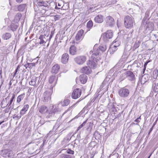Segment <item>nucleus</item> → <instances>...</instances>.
<instances>
[{"label": "nucleus", "instance_id": "nucleus-1", "mask_svg": "<svg viewBox=\"0 0 158 158\" xmlns=\"http://www.w3.org/2000/svg\"><path fill=\"white\" fill-rule=\"evenodd\" d=\"M124 21L125 27L127 28L131 29L132 28L135 21L134 18L131 15L125 16L124 18Z\"/></svg>", "mask_w": 158, "mask_h": 158}, {"label": "nucleus", "instance_id": "nucleus-2", "mask_svg": "<svg viewBox=\"0 0 158 158\" xmlns=\"http://www.w3.org/2000/svg\"><path fill=\"white\" fill-rule=\"evenodd\" d=\"M98 44H95L93 48L94 51H91L89 52L90 54L93 53L91 56V58L94 61L96 62H97L98 61L101 59L99 55L100 52H98V51H96V50Z\"/></svg>", "mask_w": 158, "mask_h": 158}, {"label": "nucleus", "instance_id": "nucleus-3", "mask_svg": "<svg viewBox=\"0 0 158 158\" xmlns=\"http://www.w3.org/2000/svg\"><path fill=\"white\" fill-rule=\"evenodd\" d=\"M52 93V90L51 89L45 91L41 98L42 100L44 102H47L50 101Z\"/></svg>", "mask_w": 158, "mask_h": 158}, {"label": "nucleus", "instance_id": "nucleus-4", "mask_svg": "<svg viewBox=\"0 0 158 158\" xmlns=\"http://www.w3.org/2000/svg\"><path fill=\"white\" fill-rule=\"evenodd\" d=\"M113 35V33L111 30H108L102 34L101 39H102L105 43L109 41V39H111Z\"/></svg>", "mask_w": 158, "mask_h": 158}, {"label": "nucleus", "instance_id": "nucleus-5", "mask_svg": "<svg viewBox=\"0 0 158 158\" xmlns=\"http://www.w3.org/2000/svg\"><path fill=\"white\" fill-rule=\"evenodd\" d=\"M105 26L106 27H113L115 23L114 19L110 16L106 17L105 19Z\"/></svg>", "mask_w": 158, "mask_h": 158}, {"label": "nucleus", "instance_id": "nucleus-6", "mask_svg": "<svg viewBox=\"0 0 158 158\" xmlns=\"http://www.w3.org/2000/svg\"><path fill=\"white\" fill-rule=\"evenodd\" d=\"M119 96L123 98L128 97L130 94V90L126 87H124L121 88L118 91Z\"/></svg>", "mask_w": 158, "mask_h": 158}, {"label": "nucleus", "instance_id": "nucleus-7", "mask_svg": "<svg viewBox=\"0 0 158 158\" xmlns=\"http://www.w3.org/2000/svg\"><path fill=\"white\" fill-rule=\"evenodd\" d=\"M2 155L4 157L11 158L13 156L14 154L12 150L6 149L2 151Z\"/></svg>", "mask_w": 158, "mask_h": 158}, {"label": "nucleus", "instance_id": "nucleus-8", "mask_svg": "<svg viewBox=\"0 0 158 158\" xmlns=\"http://www.w3.org/2000/svg\"><path fill=\"white\" fill-rule=\"evenodd\" d=\"M86 58L84 56H78L74 59L75 62L78 64H83L86 60Z\"/></svg>", "mask_w": 158, "mask_h": 158}, {"label": "nucleus", "instance_id": "nucleus-9", "mask_svg": "<svg viewBox=\"0 0 158 158\" xmlns=\"http://www.w3.org/2000/svg\"><path fill=\"white\" fill-rule=\"evenodd\" d=\"M40 78L39 77H33L31 81L29 82V84L31 85L36 86L39 84Z\"/></svg>", "mask_w": 158, "mask_h": 158}, {"label": "nucleus", "instance_id": "nucleus-10", "mask_svg": "<svg viewBox=\"0 0 158 158\" xmlns=\"http://www.w3.org/2000/svg\"><path fill=\"white\" fill-rule=\"evenodd\" d=\"M50 109L49 114H51V115H54L55 113L60 112L61 111V110L59 108L58 106L57 105H52L50 106Z\"/></svg>", "mask_w": 158, "mask_h": 158}, {"label": "nucleus", "instance_id": "nucleus-11", "mask_svg": "<svg viewBox=\"0 0 158 158\" xmlns=\"http://www.w3.org/2000/svg\"><path fill=\"white\" fill-rule=\"evenodd\" d=\"M81 94V90L79 88L74 89L71 94V97L73 99H76L80 97Z\"/></svg>", "mask_w": 158, "mask_h": 158}, {"label": "nucleus", "instance_id": "nucleus-12", "mask_svg": "<svg viewBox=\"0 0 158 158\" xmlns=\"http://www.w3.org/2000/svg\"><path fill=\"white\" fill-rule=\"evenodd\" d=\"M36 2L38 6H44L47 7L48 8L49 3L47 1H44L42 0H36Z\"/></svg>", "mask_w": 158, "mask_h": 158}, {"label": "nucleus", "instance_id": "nucleus-13", "mask_svg": "<svg viewBox=\"0 0 158 158\" xmlns=\"http://www.w3.org/2000/svg\"><path fill=\"white\" fill-rule=\"evenodd\" d=\"M127 78L130 81H134L135 80V75L133 72L130 71L126 72Z\"/></svg>", "mask_w": 158, "mask_h": 158}, {"label": "nucleus", "instance_id": "nucleus-14", "mask_svg": "<svg viewBox=\"0 0 158 158\" xmlns=\"http://www.w3.org/2000/svg\"><path fill=\"white\" fill-rule=\"evenodd\" d=\"M69 60V54L67 53L63 54L61 57V62L64 64L67 63Z\"/></svg>", "mask_w": 158, "mask_h": 158}, {"label": "nucleus", "instance_id": "nucleus-15", "mask_svg": "<svg viewBox=\"0 0 158 158\" xmlns=\"http://www.w3.org/2000/svg\"><path fill=\"white\" fill-rule=\"evenodd\" d=\"M84 34V31L83 30L81 29L78 31L77 33L75 39V40L78 41L80 40L81 39H82L83 38V37Z\"/></svg>", "mask_w": 158, "mask_h": 158}, {"label": "nucleus", "instance_id": "nucleus-16", "mask_svg": "<svg viewBox=\"0 0 158 158\" xmlns=\"http://www.w3.org/2000/svg\"><path fill=\"white\" fill-rule=\"evenodd\" d=\"M95 22L98 23H101L103 22V17L101 15H97L94 19Z\"/></svg>", "mask_w": 158, "mask_h": 158}, {"label": "nucleus", "instance_id": "nucleus-17", "mask_svg": "<svg viewBox=\"0 0 158 158\" xmlns=\"http://www.w3.org/2000/svg\"><path fill=\"white\" fill-rule=\"evenodd\" d=\"M87 80V77L85 74H82L80 76V80L81 83L85 84Z\"/></svg>", "mask_w": 158, "mask_h": 158}, {"label": "nucleus", "instance_id": "nucleus-18", "mask_svg": "<svg viewBox=\"0 0 158 158\" xmlns=\"http://www.w3.org/2000/svg\"><path fill=\"white\" fill-rule=\"evenodd\" d=\"M60 69V66L57 64H55L52 68L51 73L56 74L58 72Z\"/></svg>", "mask_w": 158, "mask_h": 158}, {"label": "nucleus", "instance_id": "nucleus-19", "mask_svg": "<svg viewBox=\"0 0 158 158\" xmlns=\"http://www.w3.org/2000/svg\"><path fill=\"white\" fill-rule=\"evenodd\" d=\"M96 61L92 60H89L87 62V64L91 68H94L96 66Z\"/></svg>", "mask_w": 158, "mask_h": 158}, {"label": "nucleus", "instance_id": "nucleus-20", "mask_svg": "<svg viewBox=\"0 0 158 158\" xmlns=\"http://www.w3.org/2000/svg\"><path fill=\"white\" fill-rule=\"evenodd\" d=\"M91 68L88 67H85L81 69V72L82 73L86 74H89L90 73L91 71Z\"/></svg>", "mask_w": 158, "mask_h": 158}, {"label": "nucleus", "instance_id": "nucleus-21", "mask_svg": "<svg viewBox=\"0 0 158 158\" xmlns=\"http://www.w3.org/2000/svg\"><path fill=\"white\" fill-rule=\"evenodd\" d=\"M150 77L149 75L148 74H145L142 76L141 79V83H144L147 82L149 79Z\"/></svg>", "mask_w": 158, "mask_h": 158}, {"label": "nucleus", "instance_id": "nucleus-22", "mask_svg": "<svg viewBox=\"0 0 158 158\" xmlns=\"http://www.w3.org/2000/svg\"><path fill=\"white\" fill-rule=\"evenodd\" d=\"M152 88L154 92H158V80H155L153 82Z\"/></svg>", "mask_w": 158, "mask_h": 158}, {"label": "nucleus", "instance_id": "nucleus-23", "mask_svg": "<svg viewBox=\"0 0 158 158\" xmlns=\"http://www.w3.org/2000/svg\"><path fill=\"white\" fill-rule=\"evenodd\" d=\"M38 110L39 112L42 114L45 113L48 110L47 107L44 105H43L39 107Z\"/></svg>", "mask_w": 158, "mask_h": 158}, {"label": "nucleus", "instance_id": "nucleus-24", "mask_svg": "<svg viewBox=\"0 0 158 158\" xmlns=\"http://www.w3.org/2000/svg\"><path fill=\"white\" fill-rule=\"evenodd\" d=\"M11 34L8 32H6L3 34L2 36V39L4 40H8L11 37Z\"/></svg>", "mask_w": 158, "mask_h": 158}, {"label": "nucleus", "instance_id": "nucleus-25", "mask_svg": "<svg viewBox=\"0 0 158 158\" xmlns=\"http://www.w3.org/2000/svg\"><path fill=\"white\" fill-rule=\"evenodd\" d=\"M10 97V95L9 94L7 98L3 99L1 103V106L2 108H4L8 106V104L7 103V98Z\"/></svg>", "mask_w": 158, "mask_h": 158}, {"label": "nucleus", "instance_id": "nucleus-26", "mask_svg": "<svg viewBox=\"0 0 158 158\" xmlns=\"http://www.w3.org/2000/svg\"><path fill=\"white\" fill-rule=\"evenodd\" d=\"M106 45H101L99 46V47L98 46L96 50V51H97L98 52H100V51H101L102 52H103L106 51Z\"/></svg>", "mask_w": 158, "mask_h": 158}, {"label": "nucleus", "instance_id": "nucleus-27", "mask_svg": "<svg viewBox=\"0 0 158 158\" xmlns=\"http://www.w3.org/2000/svg\"><path fill=\"white\" fill-rule=\"evenodd\" d=\"M77 49L76 47L74 46H72L69 49L70 54L72 55H74L76 54Z\"/></svg>", "mask_w": 158, "mask_h": 158}, {"label": "nucleus", "instance_id": "nucleus-28", "mask_svg": "<svg viewBox=\"0 0 158 158\" xmlns=\"http://www.w3.org/2000/svg\"><path fill=\"white\" fill-rule=\"evenodd\" d=\"M29 108V105L28 104L25 105L23 109L21 110L20 112V114L21 115H23L25 114L27 110Z\"/></svg>", "mask_w": 158, "mask_h": 158}, {"label": "nucleus", "instance_id": "nucleus-29", "mask_svg": "<svg viewBox=\"0 0 158 158\" xmlns=\"http://www.w3.org/2000/svg\"><path fill=\"white\" fill-rule=\"evenodd\" d=\"M70 102V100L68 99H64L63 102H60L59 104H60L62 106H68Z\"/></svg>", "mask_w": 158, "mask_h": 158}, {"label": "nucleus", "instance_id": "nucleus-30", "mask_svg": "<svg viewBox=\"0 0 158 158\" xmlns=\"http://www.w3.org/2000/svg\"><path fill=\"white\" fill-rule=\"evenodd\" d=\"M26 6V4H21L18 7V10L19 11H23L25 9Z\"/></svg>", "mask_w": 158, "mask_h": 158}, {"label": "nucleus", "instance_id": "nucleus-31", "mask_svg": "<svg viewBox=\"0 0 158 158\" xmlns=\"http://www.w3.org/2000/svg\"><path fill=\"white\" fill-rule=\"evenodd\" d=\"M35 64L34 63H27L25 64L24 66L27 69V68H31L33 66L35 65Z\"/></svg>", "mask_w": 158, "mask_h": 158}, {"label": "nucleus", "instance_id": "nucleus-32", "mask_svg": "<svg viewBox=\"0 0 158 158\" xmlns=\"http://www.w3.org/2000/svg\"><path fill=\"white\" fill-rule=\"evenodd\" d=\"M39 39L40 40L39 41V44H43L45 43L44 39H45V36L43 35H40L39 37Z\"/></svg>", "mask_w": 158, "mask_h": 158}, {"label": "nucleus", "instance_id": "nucleus-33", "mask_svg": "<svg viewBox=\"0 0 158 158\" xmlns=\"http://www.w3.org/2000/svg\"><path fill=\"white\" fill-rule=\"evenodd\" d=\"M24 94H22L19 95L17 99V102L18 103H19L21 100L23 99L24 96Z\"/></svg>", "mask_w": 158, "mask_h": 158}, {"label": "nucleus", "instance_id": "nucleus-34", "mask_svg": "<svg viewBox=\"0 0 158 158\" xmlns=\"http://www.w3.org/2000/svg\"><path fill=\"white\" fill-rule=\"evenodd\" d=\"M18 27V25H15L13 23H12L10 25L11 30L13 31L16 30Z\"/></svg>", "mask_w": 158, "mask_h": 158}, {"label": "nucleus", "instance_id": "nucleus-35", "mask_svg": "<svg viewBox=\"0 0 158 158\" xmlns=\"http://www.w3.org/2000/svg\"><path fill=\"white\" fill-rule=\"evenodd\" d=\"M127 77L126 72L123 73L121 74L120 76L119 80L121 81L124 80Z\"/></svg>", "mask_w": 158, "mask_h": 158}, {"label": "nucleus", "instance_id": "nucleus-36", "mask_svg": "<svg viewBox=\"0 0 158 158\" xmlns=\"http://www.w3.org/2000/svg\"><path fill=\"white\" fill-rule=\"evenodd\" d=\"M153 77L154 78H157L158 76V70L157 69L154 70L153 72Z\"/></svg>", "mask_w": 158, "mask_h": 158}, {"label": "nucleus", "instance_id": "nucleus-37", "mask_svg": "<svg viewBox=\"0 0 158 158\" xmlns=\"http://www.w3.org/2000/svg\"><path fill=\"white\" fill-rule=\"evenodd\" d=\"M93 23L91 20L89 21L87 23L86 27L87 28L90 29L93 27Z\"/></svg>", "mask_w": 158, "mask_h": 158}, {"label": "nucleus", "instance_id": "nucleus-38", "mask_svg": "<svg viewBox=\"0 0 158 158\" xmlns=\"http://www.w3.org/2000/svg\"><path fill=\"white\" fill-rule=\"evenodd\" d=\"M140 43L141 41H136L134 45V48L135 49L138 48L139 46Z\"/></svg>", "mask_w": 158, "mask_h": 158}, {"label": "nucleus", "instance_id": "nucleus-39", "mask_svg": "<svg viewBox=\"0 0 158 158\" xmlns=\"http://www.w3.org/2000/svg\"><path fill=\"white\" fill-rule=\"evenodd\" d=\"M55 77L54 76L50 77L49 79V82L50 83H52L55 80Z\"/></svg>", "mask_w": 158, "mask_h": 158}, {"label": "nucleus", "instance_id": "nucleus-40", "mask_svg": "<svg viewBox=\"0 0 158 158\" xmlns=\"http://www.w3.org/2000/svg\"><path fill=\"white\" fill-rule=\"evenodd\" d=\"M57 126L58 125L56 126V124H55V125L54 126L52 130L50 131L49 132V133H52L53 131L54 132L55 131L58 129L59 127V126L57 127Z\"/></svg>", "mask_w": 158, "mask_h": 158}, {"label": "nucleus", "instance_id": "nucleus-41", "mask_svg": "<svg viewBox=\"0 0 158 158\" xmlns=\"http://www.w3.org/2000/svg\"><path fill=\"white\" fill-rule=\"evenodd\" d=\"M62 156L64 158H74L73 156H71L68 155L62 154Z\"/></svg>", "mask_w": 158, "mask_h": 158}, {"label": "nucleus", "instance_id": "nucleus-42", "mask_svg": "<svg viewBox=\"0 0 158 158\" xmlns=\"http://www.w3.org/2000/svg\"><path fill=\"white\" fill-rule=\"evenodd\" d=\"M22 16L21 14L20 13H17L15 16L16 18L18 20H19Z\"/></svg>", "mask_w": 158, "mask_h": 158}, {"label": "nucleus", "instance_id": "nucleus-43", "mask_svg": "<svg viewBox=\"0 0 158 158\" xmlns=\"http://www.w3.org/2000/svg\"><path fill=\"white\" fill-rule=\"evenodd\" d=\"M94 135L95 136V139H97V138L99 139V137L100 136V134H98V131L95 132Z\"/></svg>", "mask_w": 158, "mask_h": 158}, {"label": "nucleus", "instance_id": "nucleus-44", "mask_svg": "<svg viewBox=\"0 0 158 158\" xmlns=\"http://www.w3.org/2000/svg\"><path fill=\"white\" fill-rule=\"evenodd\" d=\"M12 98L10 99V102H9V103H10V104H12V103L13 101V100L15 99V94H12Z\"/></svg>", "mask_w": 158, "mask_h": 158}, {"label": "nucleus", "instance_id": "nucleus-45", "mask_svg": "<svg viewBox=\"0 0 158 158\" xmlns=\"http://www.w3.org/2000/svg\"><path fill=\"white\" fill-rule=\"evenodd\" d=\"M67 152L68 154H73L74 153V151L71 150L70 149H68L67 151Z\"/></svg>", "mask_w": 158, "mask_h": 158}, {"label": "nucleus", "instance_id": "nucleus-46", "mask_svg": "<svg viewBox=\"0 0 158 158\" xmlns=\"http://www.w3.org/2000/svg\"><path fill=\"white\" fill-rule=\"evenodd\" d=\"M8 109H7L6 110L7 111V112H8L9 111V109H12L13 108V107H12L11 105V104H10V103H8Z\"/></svg>", "mask_w": 158, "mask_h": 158}, {"label": "nucleus", "instance_id": "nucleus-47", "mask_svg": "<svg viewBox=\"0 0 158 158\" xmlns=\"http://www.w3.org/2000/svg\"><path fill=\"white\" fill-rule=\"evenodd\" d=\"M21 117V115L20 116H19L18 115H16L15 114L14 115L13 118L14 119L16 118L17 119H19Z\"/></svg>", "mask_w": 158, "mask_h": 158}, {"label": "nucleus", "instance_id": "nucleus-48", "mask_svg": "<svg viewBox=\"0 0 158 158\" xmlns=\"http://www.w3.org/2000/svg\"><path fill=\"white\" fill-rule=\"evenodd\" d=\"M57 6L59 7H57V6L56 4V6L55 7L56 9H61V8L62 7L61 6V5H60V4L59 3H58V4Z\"/></svg>", "mask_w": 158, "mask_h": 158}, {"label": "nucleus", "instance_id": "nucleus-49", "mask_svg": "<svg viewBox=\"0 0 158 158\" xmlns=\"http://www.w3.org/2000/svg\"><path fill=\"white\" fill-rule=\"evenodd\" d=\"M71 138H69V137H67L66 138H64V141L65 142L67 143L69 142V141L70 140Z\"/></svg>", "mask_w": 158, "mask_h": 158}, {"label": "nucleus", "instance_id": "nucleus-50", "mask_svg": "<svg viewBox=\"0 0 158 158\" xmlns=\"http://www.w3.org/2000/svg\"><path fill=\"white\" fill-rule=\"evenodd\" d=\"M73 105L72 106L69 107V108L66 111H65L64 112V114L65 113H67L68 111H69V110H71L72 108L73 107Z\"/></svg>", "mask_w": 158, "mask_h": 158}, {"label": "nucleus", "instance_id": "nucleus-51", "mask_svg": "<svg viewBox=\"0 0 158 158\" xmlns=\"http://www.w3.org/2000/svg\"><path fill=\"white\" fill-rule=\"evenodd\" d=\"M19 65H18L17 67V68L16 69L15 72V73H14V76H15V75L17 73L18 71V69H19Z\"/></svg>", "mask_w": 158, "mask_h": 158}, {"label": "nucleus", "instance_id": "nucleus-52", "mask_svg": "<svg viewBox=\"0 0 158 158\" xmlns=\"http://www.w3.org/2000/svg\"><path fill=\"white\" fill-rule=\"evenodd\" d=\"M140 119H141L140 116L138 118L135 120L134 121L135 122H136L138 123H139V122L140 121Z\"/></svg>", "mask_w": 158, "mask_h": 158}, {"label": "nucleus", "instance_id": "nucleus-53", "mask_svg": "<svg viewBox=\"0 0 158 158\" xmlns=\"http://www.w3.org/2000/svg\"><path fill=\"white\" fill-rule=\"evenodd\" d=\"M111 110L114 112V113H115V108L114 106H113V107L111 108Z\"/></svg>", "mask_w": 158, "mask_h": 158}, {"label": "nucleus", "instance_id": "nucleus-54", "mask_svg": "<svg viewBox=\"0 0 158 158\" xmlns=\"http://www.w3.org/2000/svg\"><path fill=\"white\" fill-rule=\"evenodd\" d=\"M150 62V60L147 61L145 63L144 65V67H146V66L147 65L148 63Z\"/></svg>", "mask_w": 158, "mask_h": 158}, {"label": "nucleus", "instance_id": "nucleus-55", "mask_svg": "<svg viewBox=\"0 0 158 158\" xmlns=\"http://www.w3.org/2000/svg\"><path fill=\"white\" fill-rule=\"evenodd\" d=\"M153 128L152 127L150 129L149 131V132L148 134V135H149L150 134V133H151V132L152 131V130H153Z\"/></svg>", "mask_w": 158, "mask_h": 158}, {"label": "nucleus", "instance_id": "nucleus-56", "mask_svg": "<svg viewBox=\"0 0 158 158\" xmlns=\"http://www.w3.org/2000/svg\"><path fill=\"white\" fill-rule=\"evenodd\" d=\"M87 122V120H85V121H84L83 123L81 124V125L82 126V127H83L84 126L85 124H86V123Z\"/></svg>", "mask_w": 158, "mask_h": 158}, {"label": "nucleus", "instance_id": "nucleus-57", "mask_svg": "<svg viewBox=\"0 0 158 158\" xmlns=\"http://www.w3.org/2000/svg\"><path fill=\"white\" fill-rule=\"evenodd\" d=\"M41 13H42V14H44L46 12V10H45L43 9L41 10Z\"/></svg>", "mask_w": 158, "mask_h": 158}, {"label": "nucleus", "instance_id": "nucleus-58", "mask_svg": "<svg viewBox=\"0 0 158 158\" xmlns=\"http://www.w3.org/2000/svg\"><path fill=\"white\" fill-rule=\"evenodd\" d=\"M83 127L81 125L77 128V131H78L80 129H81Z\"/></svg>", "mask_w": 158, "mask_h": 158}, {"label": "nucleus", "instance_id": "nucleus-59", "mask_svg": "<svg viewBox=\"0 0 158 158\" xmlns=\"http://www.w3.org/2000/svg\"><path fill=\"white\" fill-rule=\"evenodd\" d=\"M157 119L155 122L153 123V125L152 126V127H154V126L156 124V123L157 122Z\"/></svg>", "mask_w": 158, "mask_h": 158}, {"label": "nucleus", "instance_id": "nucleus-60", "mask_svg": "<svg viewBox=\"0 0 158 158\" xmlns=\"http://www.w3.org/2000/svg\"><path fill=\"white\" fill-rule=\"evenodd\" d=\"M117 46H116L115 45L114 46V47L113 48V50H114V51L116 50H117Z\"/></svg>", "mask_w": 158, "mask_h": 158}, {"label": "nucleus", "instance_id": "nucleus-61", "mask_svg": "<svg viewBox=\"0 0 158 158\" xmlns=\"http://www.w3.org/2000/svg\"><path fill=\"white\" fill-rule=\"evenodd\" d=\"M54 34V32L53 31H51V34L50 35V38L52 37V36Z\"/></svg>", "mask_w": 158, "mask_h": 158}, {"label": "nucleus", "instance_id": "nucleus-62", "mask_svg": "<svg viewBox=\"0 0 158 158\" xmlns=\"http://www.w3.org/2000/svg\"><path fill=\"white\" fill-rule=\"evenodd\" d=\"M23 0H16V2L18 3H21Z\"/></svg>", "mask_w": 158, "mask_h": 158}, {"label": "nucleus", "instance_id": "nucleus-63", "mask_svg": "<svg viewBox=\"0 0 158 158\" xmlns=\"http://www.w3.org/2000/svg\"><path fill=\"white\" fill-rule=\"evenodd\" d=\"M54 17H55L54 19L55 20H56L59 19L58 17H57L56 15H55L54 16Z\"/></svg>", "mask_w": 158, "mask_h": 158}, {"label": "nucleus", "instance_id": "nucleus-64", "mask_svg": "<svg viewBox=\"0 0 158 158\" xmlns=\"http://www.w3.org/2000/svg\"><path fill=\"white\" fill-rule=\"evenodd\" d=\"M2 74V69L1 68H0V75Z\"/></svg>", "mask_w": 158, "mask_h": 158}]
</instances>
